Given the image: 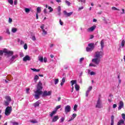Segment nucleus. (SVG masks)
<instances>
[{
    "mask_svg": "<svg viewBox=\"0 0 125 125\" xmlns=\"http://www.w3.org/2000/svg\"><path fill=\"white\" fill-rule=\"evenodd\" d=\"M37 90L34 92V93L35 94L34 95V97L35 99H39L40 98V95H42V88H43V87H42V82L39 81L37 85Z\"/></svg>",
    "mask_w": 125,
    "mask_h": 125,
    "instance_id": "obj_1",
    "label": "nucleus"
},
{
    "mask_svg": "<svg viewBox=\"0 0 125 125\" xmlns=\"http://www.w3.org/2000/svg\"><path fill=\"white\" fill-rule=\"evenodd\" d=\"M71 83V86H73L75 84V88L76 91H79L80 90V86L77 83V80H72L70 82Z\"/></svg>",
    "mask_w": 125,
    "mask_h": 125,
    "instance_id": "obj_2",
    "label": "nucleus"
},
{
    "mask_svg": "<svg viewBox=\"0 0 125 125\" xmlns=\"http://www.w3.org/2000/svg\"><path fill=\"white\" fill-rule=\"evenodd\" d=\"M103 55H104L103 52L101 51H97L95 52L94 57L95 58H98L100 60L102 57H103Z\"/></svg>",
    "mask_w": 125,
    "mask_h": 125,
    "instance_id": "obj_3",
    "label": "nucleus"
},
{
    "mask_svg": "<svg viewBox=\"0 0 125 125\" xmlns=\"http://www.w3.org/2000/svg\"><path fill=\"white\" fill-rule=\"evenodd\" d=\"M12 112V107L7 106L5 110V116H9Z\"/></svg>",
    "mask_w": 125,
    "mask_h": 125,
    "instance_id": "obj_4",
    "label": "nucleus"
},
{
    "mask_svg": "<svg viewBox=\"0 0 125 125\" xmlns=\"http://www.w3.org/2000/svg\"><path fill=\"white\" fill-rule=\"evenodd\" d=\"M3 53H5V55H7V57H10V56H12L13 55V51H8L7 49H5L3 51Z\"/></svg>",
    "mask_w": 125,
    "mask_h": 125,
    "instance_id": "obj_5",
    "label": "nucleus"
},
{
    "mask_svg": "<svg viewBox=\"0 0 125 125\" xmlns=\"http://www.w3.org/2000/svg\"><path fill=\"white\" fill-rule=\"evenodd\" d=\"M42 97H45V96H50L51 95V91H47L45 90L42 92Z\"/></svg>",
    "mask_w": 125,
    "mask_h": 125,
    "instance_id": "obj_6",
    "label": "nucleus"
},
{
    "mask_svg": "<svg viewBox=\"0 0 125 125\" xmlns=\"http://www.w3.org/2000/svg\"><path fill=\"white\" fill-rule=\"evenodd\" d=\"M92 62L95 63L96 65H99V63H100V59L97 58H94L92 60Z\"/></svg>",
    "mask_w": 125,
    "mask_h": 125,
    "instance_id": "obj_7",
    "label": "nucleus"
},
{
    "mask_svg": "<svg viewBox=\"0 0 125 125\" xmlns=\"http://www.w3.org/2000/svg\"><path fill=\"white\" fill-rule=\"evenodd\" d=\"M70 111L71 106L69 105H66L64 108V111L65 112L66 114H67V113H69V112H70Z\"/></svg>",
    "mask_w": 125,
    "mask_h": 125,
    "instance_id": "obj_8",
    "label": "nucleus"
},
{
    "mask_svg": "<svg viewBox=\"0 0 125 125\" xmlns=\"http://www.w3.org/2000/svg\"><path fill=\"white\" fill-rule=\"evenodd\" d=\"M95 29H96V25H93L92 27H91L89 28H88L87 29V32H93Z\"/></svg>",
    "mask_w": 125,
    "mask_h": 125,
    "instance_id": "obj_9",
    "label": "nucleus"
},
{
    "mask_svg": "<svg viewBox=\"0 0 125 125\" xmlns=\"http://www.w3.org/2000/svg\"><path fill=\"white\" fill-rule=\"evenodd\" d=\"M96 108H102V106L101 105V102L100 101V98H99L97 101V104L96 105Z\"/></svg>",
    "mask_w": 125,
    "mask_h": 125,
    "instance_id": "obj_10",
    "label": "nucleus"
},
{
    "mask_svg": "<svg viewBox=\"0 0 125 125\" xmlns=\"http://www.w3.org/2000/svg\"><path fill=\"white\" fill-rule=\"evenodd\" d=\"M124 108V102L122 101H120L119 107H118V110L120 111L121 109Z\"/></svg>",
    "mask_w": 125,
    "mask_h": 125,
    "instance_id": "obj_11",
    "label": "nucleus"
},
{
    "mask_svg": "<svg viewBox=\"0 0 125 125\" xmlns=\"http://www.w3.org/2000/svg\"><path fill=\"white\" fill-rule=\"evenodd\" d=\"M31 60V57L29 56L28 55L25 56L23 58V61L24 62H26V61H30Z\"/></svg>",
    "mask_w": 125,
    "mask_h": 125,
    "instance_id": "obj_12",
    "label": "nucleus"
},
{
    "mask_svg": "<svg viewBox=\"0 0 125 125\" xmlns=\"http://www.w3.org/2000/svg\"><path fill=\"white\" fill-rule=\"evenodd\" d=\"M64 15L66 16V17H70L72 14H73V12H71L69 13H67V11H63Z\"/></svg>",
    "mask_w": 125,
    "mask_h": 125,
    "instance_id": "obj_13",
    "label": "nucleus"
},
{
    "mask_svg": "<svg viewBox=\"0 0 125 125\" xmlns=\"http://www.w3.org/2000/svg\"><path fill=\"white\" fill-rule=\"evenodd\" d=\"M59 119V117L58 115L55 116L52 119V122L54 123L55 122H57V120Z\"/></svg>",
    "mask_w": 125,
    "mask_h": 125,
    "instance_id": "obj_14",
    "label": "nucleus"
},
{
    "mask_svg": "<svg viewBox=\"0 0 125 125\" xmlns=\"http://www.w3.org/2000/svg\"><path fill=\"white\" fill-rule=\"evenodd\" d=\"M123 124H125V120H121L118 122L117 125H121Z\"/></svg>",
    "mask_w": 125,
    "mask_h": 125,
    "instance_id": "obj_15",
    "label": "nucleus"
},
{
    "mask_svg": "<svg viewBox=\"0 0 125 125\" xmlns=\"http://www.w3.org/2000/svg\"><path fill=\"white\" fill-rule=\"evenodd\" d=\"M101 49H103V48H104V40H102L101 41Z\"/></svg>",
    "mask_w": 125,
    "mask_h": 125,
    "instance_id": "obj_16",
    "label": "nucleus"
},
{
    "mask_svg": "<svg viewBox=\"0 0 125 125\" xmlns=\"http://www.w3.org/2000/svg\"><path fill=\"white\" fill-rule=\"evenodd\" d=\"M88 46H89V47L94 49V43H89V44H88Z\"/></svg>",
    "mask_w": 125,
    "mask_h": 125,
    "instance_id": "obj_17",
    "label": "nucleus"
},
{
    "mask_svg": "<svg viewBox=\"0 0 125 125\" xmlns=\"http://www.w3.org/2000/svg\"><path fill=\"white\" fill-rule=\"evenodd\" d=\"M57 111L56 110H54L50 114V116L51 117H53V115H55L56 113L57 112Z\"/></svg>",
    "mask_w": 125,
    "mask_h": 125,
    "instance_id": "obj_18",
    "label": "nucleus"
},
{
    "mask_svg": "<svg viewBox=\"0 0 125 125\" xmlns=\"http://www.w3.org/2000/svg\"><path fill=\"white\" fill-rule=\"evenodd\" d=\"M37 13L39 14V13H41V12H42V9H41V7H38L37 8Z\"/></svg>",
    "mask_w": 125,
    "mask_h": 125,
    "instance_id": "obj_19",
    "label": "nucleus"
},
{
    "mask_svg": "<svg viewBox=\"0 0 125 125\" xmlns=\"http://www.w3.org/2000/svg\"><path fill=\"white\" fill-rule=\"evenodd\" d=\"M34 107H38V106H40V103H39V102H37L35 103L34 104Z\"/></svg>",
    "mask_w": 125,
    "mask_h": 125,
    "instance_id": "obj_20",
    "label": "nucleus"
},
{
    "mask_svg": "<svg viewBox=\"0 0 125 125\" xmlns=\"http://www.w3.org/2000/svg\"><path fill=\"white\" fill-rule=\"evenodd\" d=\"M42 35L43 36H45V35H47V32H46V31H45V29H43V30H42Z\"/></svg>",
    "mask_w": 125,
    "mask_h": 125,
    "instance_id": "obj_21",
    "label": "nucleus"
},
{
    "mask_svg": "<svg viewBox=\"0 0 125 125\" xmlns=\"http://www.w3.org/2000/svg\"><path fill=\"white\" fill-rule=\"evenodd\" d=\"M5 99L7 100V101H8L9 102H10V101H11V98L9 96H6L5 97Z\"/></svg>",
    "mask_w": 125,
    "mask_h": 125,
    "instance_id": "obj_22",
    "label": "nucleus"
},
{
    "mask_svg": "<svg viewBox=\"0 0 125 125\" xmlns=\"http://www.w3.org/2000/svg\"><path fill=\"white\" fill-rule=\"evenodd\" d=\"M86 51H87L88 52L89 51H92V50H93V49H92L91 47H87L86 48Z\"/></svg>",
    "mask_w": 125,
    "mask_h": 125,
    "instance_id": "obj_23",
    "label": "nucleus"
},
{
    "mask_svg": "<svg viewBox=\"0 0 125 125\" xmlns=\"http://www.w3.org/2000/svg\"><path fill=\"white\" fill-rule=\"evenodd\" d=\"M39 61H40V62H43V57H38Z\"/></svg>",
    "mask_w": 125,
    "mask_h": 125,
    "instance_id": "obj_24",
    "label": "nucleus"
},
{
    "mask_svg": "<svg viewBox=\"0 0 125 125\" xmlns=\"http://www.w3.org/2000/svg\"><path fill=\"white\" fill-rule=\"evenodd\" d=\"M16 57H17V56H13L11 59L10 61H14V60H15V59L16 58Z\"/></svg>",
    "mask_w": 125,
    "mask_h": 125,
    "instance_id": "obj_25",
    "label": "nucleus"
},
{
    "mask_svg": "<svg viewBox=\"0 0 125 125\" xmlns=\"http://www.w3.org/2000/svg\"><path fill=\"white\" fill-rule=\"evenodd\" d=\"M12 33H16L17 32V28L15 27L12 28Z\"/></svg>",
    "mask_w": 125,
    "mask_h": 125,
    "instance_id": "obj_26",
    "label": "nucleus"
},
{
    "mask_svg": "<svg viewBox=\"0 0 125 125\" xmlns=\"http://www.w3.org/2000/svg\"><path fill=\"white\" fill-rule=\"evenodd\" d=\"M31 70L32 71H33L34 72H40V71H41V70L40 69H37L36 68H31Z\"/></svg>",
    "mask_w": 125,
    "mask_h": 125,
    "instance_id": "obj_27",
    "label": "nucleus"
},
{
    "mask_svg": "<svg viewBox=\"0 0 125 125\" xmlns=\"http://www.w3.org/2000/svg\"><path fill=\"white\" fill-rule=\"evenodd\" d=\"M59 82V79H56L54 80V83H55V84H57V83H58Z\"/></svg>",
    "mask_w": 125,
    "mask_h": 125,
    "instance_id": "obj_28",
    "label": "nucleus"
},
{
    "mask_svg": "<svg viewBox=\"0 0 125 125\" xmlns=\"http://www.w3.org/2000/svg\"><path fill=\"white\" fill-rule=\"evenodd\" d=\"M25 11L26 13H29V12H30V9H29L28 8H25Z\"/></svg>",
    "mask_w": 125,
    "mask_h": 125,
    "instance_id": "obj_29",
    "label": "nucleus"
},
{
    "mask_svg": "<svg viewBox=\"0 0 125 125\" xmlns=\"http://www.w3.org/2000/svg\"><path fill=\"white\" fill-rule=\"evenodd\" d=\"M65 3L66 4H67V5H68V6H70V5H71V3L70 2V1H68V0H65Z\"/></svg>",
    "mask_w": 125,
    "mask_h": 125,
    "instance_id": "obj_30",
    "label": "nucleus"
},
{
    "mask_svg": "<svg viewBox=\"0 0 125 125\" xmlns=\"http://www.w3.org/2000/svg\"><path fill=\"white\" fill-rule=\"evenodd\" d=\"M125 40H123L122 42H121V46L122 47H124V46H125Z\"/></svg>",
    "mask_w": 125,
    "mask_h": 125,
    "instance_id": "obj_31",
    "label": "nucleus"
},
{
    "mask_svg": "<svg viewBox=\"0 0 125 125\" xmlns=\"http://www.w3.org/2000/svg\"><path fill=\"white\" fill-rule=\"evenodd\" d=\"M8 2L12 5V4H13V0H8Z\"/></svg>",
    "mask_w": 125,
    "mask_h": 125,
    "instance_id": "obj_32",
    "label": "nucleus"
},
{
    "mask_svg": "<svg viewBox=\"0 0 125 125\" xmlns=\"http://www.w3.org/2000/svg\"><path fill=\"white\" fill-rule=\"evenodd\" d=\"M39 76L38 75H36L35 77H34V81H36V82H37V81L38 80H39Z\"/></svg>",
    "mask_w": 125,
    "mask_h": 125,
    "instance_id": "obj_33",
    "label": "nucleus"
},
{
    "mask_svg": "<svg viewBox=\"0 0 125 125\" xmlns=\"http://www.w3.org/2000/svg\"><path fill=\"white\" fill-rule=\"evenodd\" d=\"M111 9H112V10H118L120 11V9L116 8V7H112Z\"/></svg>",
    "mask_w": 125,
    "mask_h": 125,
    "instance_id": "obj_34",
    "label": "nucleus"
},
{
    "mask_svg": "<svg viewBox=\"0 0 125 125\" xmlns=\"http://www.w3.org/2000/svg\"><path fill=\"white\" fill-rule=\"evenodd\" d=\"M60 108H61V105H59L57 106L55 108V111H56L57 112V110H58V109H60Z\"/></svg>",
    "mask_w": 125,
    "mask_h": 125,
    "instance_id": "obj_35",
    "label": "nucleus"
},
{
    "mask_svg": "<svg viewBox=\"0 0 125 125\" xmlns=\"http://www.w3.org/2000/svg\"><path fill=\"white\" fill-rule=\"evenodd\" d=\"M48 9H49L50 10L49 12H52V11H53V9L50 6H49L48 7Z\"/></svg>",
    "mask_w": 125,
    "mask_h": 125,
    "instance_id": "obj_36",
    "label": "nucleus"
},
{
    "mask_svg": "<svg viewBox=\"0 0 125 125\" xmlns=\"http://www.w3.org/2000/svg\"><path fill=\"white\" fill-rule=\"evenodd\" d=\"M77 108H78V105L75 104L73 108L74 111H77Z\"/></svg>",
    "mask_w": 125,
    "mask_h": 125,
    "instance_id": "obj_37",
    "label": "nucleus"
},
{
    "mask_svg": "<svg viewBox=\"0 0 125 125\" xmlns=\"http://www.w3.org/2000/svg\"><path fill=\"white\" fill-rule=\"evenodd\" d=\"M23 48L24 49H27L28 48V45H27V43H25L24 46H23Z\"/></svg>",
    "mask_w": 125,
    "mask_h": 125,
    "instance_id": "obj_38",
    "label": "nucleus"
},
{
    "mask_svg": "<svg viewBox=\"0 0 125 125\" xmlns=\"http://www.w3.org/2000/svg\"><path fill=\"white\" fill-rule=\"evenodd\" d=\"M9 105V102L8 101L5 102V106H8Z\"/></svg>",
    "mask_w": 125,
    "mask_h": 125,
    "instance_id": "obj_39",
    "label": "nucleus"
},
{
    "mask_svg": "<svg viewBox=\"0 0 125 125\" xmlns=\"http://www.w3.org/2000/svg\"><path fill=\"white\" fill-rule=\"evenodd\" d=\"M89 66L91 67H96V65L91 63L89 64Z\"/></svg>",
    "mask_w": 125,
    "mask_h": 125,
    "instance_id": "obj_40",
    "label": "nucleus"
},
{
    "mask_svg": "<svg viewBox=\"0 0 125 125\" xmlns=\"http://www.w3.org/2000/svg\"><path fill=\"white\" fill-rule=\"evenodd\" d=\"M92 89V86H90L89 87V88L87 91H88L89 92H90Z\"/></svg>",
    "mask_w": 125,
    "mask_h": 125,
    "instance_id": "obj_41",
    "label": "nucleus"
},
{
    "mask_svg": "<svg viewBox=\"0 0 125 125\" xmlns=\"http://www.w3.org/2000/svg\"><path fill=\"white\" fill-rule=\"evenodd\" d=\"M122 118L123 119V120H124V121H125V113L122 114Z\"/></svg>",
    "mask_w": 125,
    "mask_h": 125,
    "instance_id": "obj_42",
    "label": "nucleus"
},
{
    "mask_svg": "<svg viewBox=\"0 0 125 125\" xmlns=\"http://www.w3.org/2000/svg\"><path fill=\"white\" fill-rule=\"evenodd\" d=\"M40 28L42 29V31L44 30V24H42Z\"/></svg>",
    "mask_w": 125,
    "mask_h": 125,
    "instance_id": "obj_43",
    "label": "nucleus"
},
{
    "mask_svg": "<svg viewBox=\"0 0 125 125\" xmlns=\"http://www.w3.org/2000/svg\"><path fill=\"white\" fill-rule=\"evenodd\" d=\"M65 121V118L64 117H62L61 119V123H63Z\"/></svg>",
    "mask_w": 125,
    "mask_h": 125,
    "instance_id": "obj_44",
    "label": "nucleus"
},
{
    "mask_svg": "<svg viewBox=\"0 0 125 125\" xmlns=\"http://www.w3.org/2000/svg\"><path fill=\"white\" fill-rule=\"evenodd\" d=\"M43 60L44 62V63H46L47 62V58L44 57V59H43Z\"/></svg>",
    "mask_w": 125,
    "mask_h": 125,
    "instance_id": "obj_45",
    "label": "nucleus"
},
{
    "mask_svg": "<svg viewBox=\"0 0 125 125\" xmlns=\"http://www.w3.org/2000/svg\"><path fill=\"white\" fill-rule=\"evenodd\" d=\"M83 60H84V58H81L80 59V63H82V62H83Z\"/></svg>",
    "mask_w": 125,
    "mask_h": 125,
    "instance_id": "obj_46",
    "label": "nucleus"
},
{
    "mask_svg": "<svg viewBox=\"0 0 125 125\" xmlns=\"http://www.w3.org/2000/svg\"><path fill=\"white\" fill-rule=\"evenodd\" d=\"M13 125H19V124L18 122H12Z\"/></svg>",
    "mask_w": 125,
    "mask_h": 125,
    "instance_id": "obj_47",
    "label": "nucleus"
},
{
    "mask_svg": "<svg viewBox=\"0 0 125 125\" xmlns=\"http://www.w3.org/2000/svg\"><path fill=\"white\" fill-rule=\"evenodd\" d=\"M88 94H89V92L88 91H86L85 93L86 97H87V96H88Z\"/></svg>",
    "mask_w": 125,
    "mask_h": 125,
    "instance_id": "obj_48",
    "label": "nucleus"
},
{
    "mask_svg": "<svg viewBox=\"0 0 125 125\" xmlns=\"http://www.w3.org/2000/svg\"><path fill=\"white\" fill-rule=\"evenodd\" d=\"M103 21H104L105 24H108V21H107L105 18L103 19Z\"/></svg>",
    "mask_w": 125,
    "mask_h": 125,
    "instance_id": "obj_49",
    "label": "nucleus"
},
{
    "mask_svg": "<svg viewBox=\"0 0 125 125\" xmlns=\"http://www.w3.org/2000/svg\"><path fill=\"white\" fill-rule=\"evenodd\" d=\"M31 122L33 123V124H37L38 123V121H37L36 120H32Z\"/></svg>",
    "mask_w": 125,
    "mask_h": 125,
    "instance_id": "obj_50",
    "label": "nucleus"
},
{
    "mask_svg": "<svg viewBox=\"0 0 125 125\" xmlns=\"http://www.w3.org/2000/svg\"><path fill=\"white\" fill-rule=\"evenodd\" d=\"M62 83H65V82H66V78L65 77H63L62 80Z\"/></svg>",
    "mask_w": 125,
    "mask_h": 125,
    "instance_id": "obj_51",
    "label": "nucleus"
},
{
    "mask_svg": "<svg viewBox=\"0 0 125 125\" xmlns=\"http://www.w3.org/2000/svg\"><path fill=\"white\" fill-rule=\"evenodd\" d=\"M90 74L91 75V76H94V75H95V72H94L93 71H91L90 72Z\"/></svg>",
    "mask_w": 125,
    "mask_h": 125,
    "instance_id": "obj_52",
    "label": "nucleus"
},
{
    "mask_svg": "<svg viewBox=\"0 0 125 125\" xmlns=\"http://www.w3.org/2000/svg\"><path fill=\"white\" fill-rule=\"evenodd\" d=\"M8 22L10 23H12V19L9 18Z\"/></svg>",
    "mask_w": 125,
    "mask_h": 125,
    "instance_id": "obj_53",
    "label": "nucleus"
},
{
    "mask_svg": "<svg viewBox=\"0 0 125 125\" xmlns=\"http://www.w3.org/2000/svg\"><path fill=\"white\" fill-rule=\"evenodd\" d=\"M79 1L80 2H83V3H85V0H80Z\"/></svg>",
    "mask_w": 125,
    "mask_h": 125,
    "instance_id": "obj_54",
    "label": "nucleus"
},
{
    "mask_svg": "<svg viewBox=\"0 0 125 125\" xmlns=\"http://www.w3.org/2000/svg\"><path fill=\"white\" fill-rule=\"evenodd\" d=\"M6 33L8 34V35H10V31H9V29L6 30Z\"/></svg>",
    "mask_w": 125,
    "mask_h": 125,
    "instance_id": "obj_55",
    "label": "nucleus"
},
{
    "mask_svg": "<svg viewBox=\"0 0 125 125\" xmlns=\"http://www.w3.org/2000/svg\"><path fill=\"white\" fill-rule=\"evenodd\" d=\"M72 117L74 119L77 117V114H72Z\"/></svg>",
    "mask_w": 125,
    "mask_h": 125,
    "instance_id": "obj_56",
    "label": "nucleus"
},
{
    "mask_svg": "<svg viewBox=\"0 0 125 125\" xmlns=\"http://www.w3.org/2000/svg\"><path fill=\"white\" fill-rule=\"evenodd\" d=\"M60 24L62 26L63 25V22L62 21H61V19H60Z\"/></svg>",
    "mask_w": 125,
    "mask_h": 125,
    "instance_id": "obj_57",
    "label": "nucleus"
},
{
    "mask_svg": "<svg viewBox=\"0 0 125 125\" xmlns=\"http://www.w3.org/2000/svg\"><path fill=\"white\" fill-rule=\"evenodd\" d=\"M115 119V116L114 115L111 116V121H114V119Z\"/></svg>",
    "mask_w": 125,
    "mask_h": 125,
    "instance_id": "obj_58",
    "label": "nucleus"
},
{
    "mask_svg": "<svg viewBox=\"0 0 125 125\" xmlns=\"http://www.w3.org/2000/svg\"><path fill=\"white\" fill-rule=\"evenodd\" d=\"M43 12H44V13H45V14H46V13H47V11L46 8L44 9Z\"/></svg>",
    "mask_w": 125,
    "mask_h": 125,
    "instance_id": "obj_59",
    "label": "nucleus"
},
{
    "mask_svg": "<svg viewBox=\"0 0 125 125\" xmlns=\"http://www.w3.org/2000/svg\"><path fill=\"white\" fill-rule=\"evenodd\" d=\"M3 55V52L1 50H0V56H2Z\"/></svg>",
    "mask_w": 125,
    "mask_h": 125,
    "instance_id": "obj_60",
    "label": "nucleus"
},
{
    "mask_svg": "<svg viewBox=\"0 0 125 125\" xmlns=\"http://www.w3.org/2000/svg\"><path fill=\"white\" fill-rule=\"evenodd\" d=\"M26 93L29 94V91L30 90V88H26Z\"/></svg>",
    "mask_w": 125,
    "mask_h": 125,
    "instance_id": "obj_61",
    "label": "nucleus"
},
{
    "mask_svg": "<svg viewBox=\"0 0 125 125\" xmlns=\"http://www.w3.org/2000/svg\"><path fill=\"white\" fill-rule=\"evenodd\" d=\"M32 41H36V36H33L32 38Z\"/></svg>",
    "mask_w": 125,
    "mask_h": 125,
    "instance_id": "obj_62",
    "label": "nucleus"
},
{
    "mask_svg": "<svg viewBox=\"0 0 125 125\" xmlns=\"http://www.w3.org/2000/svg\"><path fill=\"white\" fill-rule=\"evenodd\" d=\"M14 3L15 5H16V4H17V3H18V0H15L14 2Z\"/></svg>",
    "mask_w": 125,
    "mask_h": 125,
    "instance_id": "obj_63",
    "label": "nucleus"
},
{
    "mask_svg": "<svg viewBox=\"0 0 125 125\" xmlns=\"http://www.w3.org/2000/svg\"><path fill=\"white\" fill-rule=\"evenodd\" d=\"M117 107V104H114L113 105V109H115V108H116Z\"/></svg>",
    "mask_w": 125,
    "mask_h": 125,
    "instance_id": "obj_64",
    "label": "nucleus"
}]
</instances>
